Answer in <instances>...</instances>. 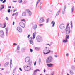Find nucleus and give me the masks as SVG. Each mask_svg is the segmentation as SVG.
I'll list each match as a JSON object with an SVG mask.
<instances>
[{"instance_id": "f257e3e1", "label": "nucleus", "mask_w": 75, "mask_h": 75, "mask_svg": "<svg viewBox=\"0 0 75 75\" xmlns=\"http://www.w3.org/2000/svg\"><path fill=\"white\" fill-rule=\"evenodd\" d=\"M52 61V57L51 56H50L48 57L46 59V63H47V64L51 63Z\"/></svg>"}, {"instance_id": "f03ea898", "label": "nucleus", "mask_w": 75, "mask_h": 75, "mask_svg": "<svg viewBox=\"0 0 75 75\" xmlns=\"http://www.w3.org/2000/svg\"><path fill=\"white\" fill-rule=\"evenodd\" d=\"M25 61L26 62H28L29 65H31L32 64V62L30 61V58L29 57H26L25 59Z\"/></svg>"}, {"instance_id": "7ed1b4c3", "label": "nucleus", "mask_w": 75, "mask_h": 75, "mask_svg": "<svg viewBox=\"0 0 75 75\" xmlns=\"http://www.w3.org/2000/svg\"><path fill=\"white\" fill-rule=\"evenodd\" d=\"M24 69L26 71H28L31 70V67L28 66H26L24 67Z\"/></svg>"}, {"instance_id": "20e7f679", "label": "nucleus", "mask_w": 75, "mask_h": 75, "mask_svg": "<svg viewBox=\"0 0 75 75\" xmlns=\"http://www.w3.org/2000/svg\"><path fill=\"white\" fill-rule=\"evenodd\" d=\"M0 37L2 38L4 37V33L3 31H0Z\"/></svg>"}, {"instance_id": "39448f33", "label": "nucleus", "mask_w": 75, "mask_h": 75, "mask_svg": "<svg viewBox=\"0 0 75 75\" xmlns=\"http://www.w3.org/2000/svg\"><path fill=\"white\" fill-rule=\"evenodd\" d=\"M37 41L38 42H40V41L42 40V38L40 36H38L36 37Z\"/></svg>"}, {"instance_id": "423d86ee", "label": "nucleus", "mask_w": 75, "mask_h": 75, "mask_svg": "<svg viewBox=\"0 0 75 75\" xmlns=\"http://www.w3.org/2000/svg\"><path fill=\"white\" fill-rule=\"evenodd\" d=\"M19 25L22 28H24L25 27V24L23 22H20Z\"/></svg>"}, {"instance_id": "0eeeda50", "label": "nucleus", "mask_w": 75, "mask_h": 75, "mask_svg": "<svg viewBox=\"0 0 75 75\" xmlns=\"http://www.w3.org/2000/svg\"><path fill=\"white\" fill-rule=\"evenodd\" d=\"M59 28L61 30H63L65 28V26L63 24H61L59 26Z\"/></svg>"}, {"instance_id": "6e6552de", "label": "nucleus", "mask_w": 75, "mask_h": 75, "mask_svg": "<svg viewBox=\"0 0 75 75\" xmlns=\"http://www.w3.org/2000/svg\"><path fill=\"white\" fill-rule=\"evenodd\" d=\"M17 30L19 32V33H21L22 31V29H21L20 27H17Z\"/></svg>"}, {"instance_id": "1a4fd4ad", "label": "nucleus", "mask_w": 75, "mask_h": 75, "mask_svg": "<svg viewBox=\"0 0 75 75\" xmlns=\"http://www.w3.org/2000/svg\"><path fill=\"white\" fill-rule=\"evenodd\" d=\"M26 11H27V13H28V14L29 16H31V14H32L31 13V11L28 9L26 10Z\"/></svg>"}, {"instance_id": "9d476101", "label": "nucleus", "mask_w": 75, "mask_h": 75, "mask_svg": "<svg viewBox=\"0 0 75 75\" xmlns=\"http://www.w3.org/2000/svg\"><path fill=\"white\" fill-rule=\"evenodd\" d=\"M39 21V23H43V22L44 21V19L43 18H41Z\"/></svg>"}, {"instance_id": "9b49d317", "label": "nucleus", "mask_w": 75, "mask_h": 75, "mask_svg": "<svg viewBox=\"0 0 75 75\" xmlns=\"http://www.w3.org/2000/svg\"><path fill=\"white\" fill-rule=\"evenodd\" d=\"M47 66L49 67H51L54 66V64H53L50 63L49 64H47Z\"/></svg>"}, {"instance_id": "f8f14e48", "label": "nucleus", "mask_w": 75, "mask_h": 75, "mask_svg": "<svg viewBox=\"0 0 75 75\" xmlns=\"http://www.w3.org/2000/svg\"><path fill=\"white\" fill-rule=\"evenodd\" d=\"M8 28H5V30H6V36H7L8 35Z\"/></svg>"}, {"instance_id": "ddd939ff", "label": "nucleus", "mask_w": 75, "mask_h": 75, "mask_svg": "<svg viewBox=\"0 0 75 75\" xmlns=\"http://www.w3.org/2000/svg\"><path fill=\"white\" fill-rule=\"evenodd\" d=\"M26 12H23L22 13V16L23 17H25V16H26Z\"/></svg>"}, {"instance_id": "4468645a", "label": "nucleus", "mask_w": 75, "mask_h": 75, "mask_svg": "<svg viewBox=\"0 0 75 75\" xmlns=\"http://www.w3.org/2000/svg\"><path fill=\"white\" fill-rule=\"evenodd\" d=\"M9 65V62H7L5 64H4V66L5 67H7L8 65Z\"/></svg>"}, {"instance_id": "2eb2a0df", "label": "nucleus", "mask_w": 75, "mask_h": 75, "mask_svg": "<svg viewBox=\"0 0 75 75\" xmlns=\"http://www.w3.org/2000/svg\"><path fill=\"white\" fill-rule=\"evenodd\" d=\"M66 30V31H71V30H70V28L69 27H68L67 28V27H66V28L65 30Z\"/></svg>"}, {"instance_id": "dca6fc26", "label": "nucleus", "mask_w": 75, "mask_h": 75, "mask_svg": "<svg viewBox=\"0 0 75 75\" xmlns=\"http://www.w3.org/2000/svg\"><path fill=\"white\" fill-rule=\"evenodd\" d=\"M71 68L73 71H75V66H72L71 67Z\"/></svg>"}, {"instance_id": "f3484780", "label": "nucleus", "mask_w": 75, "mask_h": 75, "mask_svg": "<svg viewBox=\"0 0 75 75\" xmlns=\"http://www.w3.org/2000/svg\"><path fill=\"white\" fill-rule=\"evenodd\" d=\"M37 28V25H35V26H34L33 27V28L34 29V30H36V28Z\"/></svg>"}, {"instance_id": "a211bd4d", "label": "nucleus", "mask_w": 75, "mask_h": 75, "mask_svg": "<svg viewBox=\"0 0 75 75\" xmlns=\"http://www.w3.org/2000/svg\"><path fill=\"white\" fill-rule=\"evenodd\" d=\"M60 11H61V9H59V10L57 12L56 15L55 17H56V16H57L59 15V13H60Z\"/></svg>"}, {"instance_id": "6ab92c4d", "label": "nucleus", "mask_w": 75, "mask_h": 75, "mask_svg": "<svg viewBox=\"0 0 75 75\" xmlns=\"http://www.w3.org/2000/svg\"><path fill=\"white\" fill-rule=\"evenodd\" d=\"M71 33V31H67L66 30V35H68L69 34H70V33Z\"/></svg>"}, {"instance_id": "aec40b11", "label": "nucleus", "mask_w": 75, "mask_h": 75, "mask_svg": "<svg viewBox=\"0 0 75 75\" xmlns=\"http://www.w3.org/2000/svg\"><path fill=\"white\" fill-rule=\"evenodd\" d=\"M65 9H66V7L65 6H64V9L63 10L62 13L63 14H64V13H65Z\"/></svg>"}, {"instance_id": "412c9836", "label": "nucleus", "mask_w": 75, "mask_h": 75, "mask_svg": "<svg viewBox=\"0 0 75 75\" xmlns=\"http://www.w3.org/2000/svg\"><path fill=\"white\" fill-rule=\"evenodd\" d=\"M52 27H54L55 26V22H54V21H52L51 22V24H52Z\"/></svg>"}, {"instance_id": "4be33fe9", "label": "nucleus", "mask_w": 75, "mask_h": 75, "mask_svg": "<svg viewBox=\"0 0 75 75\" xmlns=\"http://www.w3.org/2000/svg\"><path fill=\"white\" fill-rule=\"evenodd\" d=\"M10 67L11 68H12V59H11V60L10 61Z\"/></svg>"}, {"instance_id": "5701e85b", "label": "nucleus", "mask_w": 75, "mask_h": 75, "mask_svg": "<svg viewBox=\"0 0 75 75\" xmlns=\"http://www.w3.org/2000/svg\"><path fill=\"white\" fill-rule=\"evenodd\" d=\"M4 8V5H2L1 6V9L0 10H3Z\"/></svg>"}, {"instance_id": "b1692460", "label": "nucleus", "mask_w": 75, "mask_h": 75, "mask_svg": "<svg viewBox=\"0 0 75 75\" xmlns=\"http://www.w3.org/2000/svg\"><path fill=\"white\" fill-rule=\"evenodd\" d=\"M70 74H71V75H73L74 74V72H73V71L72 70H70Z\"/></svg>"}, {"instance_id": "393cba45", "label": "nucleus", "mask_w": 75, "mask_h": 75, "mask_svg": "<svg viewBox=\"0 0 75 75\" xmlns=\"http://www.w3.org/2000/svg\"><path fill=\"white\" fill-rule=\"evenodd\" d=\"M35 34H36V33L35 32L34 33H33V39H34L35 37Z\"/></svg>"}, {"instance_id": "a878e982", "label": "nucleus", "mask_w": 75, "mask_h": 75, "mask_svg": "<svg viewBox=\"0 0 75 75\" xmlns=\"http://www.w3.org/2000/svg\"><path fill=\"white\" fill-rule=\"evenodd\" d=\"M51 52V50H50L47 53H45V52H44L43 53L45 55H46V54H49V53H50V52Z\"/></svg>"}, {"instance_id": "bb28decb", "label": "nucleus", "mask_w": 75, "mask_h": 75, "mask_svg": "<svg viewBox=\"0 0 75 75\" xmlns=\"http://www.w3.org/2000/svg\"><path fill=\"white\" fill-rule=\"evenodd\" d=\"M25 48H23L21 50V51L22 52H25Z\"/></svg>"}, {"instance_id": "cd10ccee", "label": "nucleus", "mask_w": 75, "mask_h": 75, "mask_svg": "<svg viewBox=\"0 0 75 75\" xmlns=\"http://www.w3.org/2000/svg\"><path fill=\"white\" fill-rule=\"evenodd\" d=\"M38 71H39V72H40V70L39 69H37L34 71V72H37Z\"/></svg>"}, {"instance_id": "c85d7f7f", "label": "nucleus", "mask_w": 75, "mask_h": 75, "mask_svg": "<svg viewBox=\"0 0 75 75\" xmlns=\"http://www.w3.org/2000/svg\"><path fill=\"white\" fill-rule=\"evenodd\" d=\"M63 40H63V42H64L65 43H66V42H68V40H66L65 39H63Z\"/></svg>"}, {"instance_id": "c756f323", "label": "nucleus", "mask_w": 75, "mask_h": 75, "mask_svg": "<svg viewBox=\"0 0 75 75\" xmlns=\"http://www.w3.org/2000/svg\"><path fill=\"white\" fill-rule=\"evenodd\" d=\"M40 0H38V1L36 3V6H37V5H38V3H40Z\"/></svg>"}, {"instance_id": "7c9ffc66", "label": "nucleus", "mask_w": 75, "mask_h": 75, "mask_svg": "<svg viewBox=\"0 0 75 75\" xmlns=\"http://www.w3.org/2000/svg\"><path fill=\"white\" fill-rule=\"evenodd\" d=\"M30 42L31 44H33V41L32 40H30Z\"/></svg>"}, {"instance_id": "2f4dec72", "label": "nucleus", "mask_w": 75, "mask_h": 75, "mask_svg": "<svg viewBox=\"0 0 75 75\" xmlns=\"http://www.w3.org/2000/svg\"><path fill=\"white\" fill-rule=\"evenodd\" d=\"M66 38H67V39H69V35H66Z\"/></svg>"}, {"instance_id": "473e14b6", "label": "nucleus", "mask_w": 75, "mask_h": 75, "mask_svg": "<svg viewBox=\"0 0 75 75\" xmlns=\"http://www.w3.org/2000/svg\"><path fill=\"white\" fill-rule=\"evenodd\" d=\"M74 6H73L72 8H71V10H72V13H73V11H74Z\"/></svg>"}, {"instance_id": "72a5a7b5", "label": "nucleus", "mask_w": 75, "mask_h": 75, "mask_svg": "<svg viewBox=\"0 0 75 75\" xmlns=\"http://www.w3.org/2000/svg\"><path fill=\"white\" fill-rule=\"evenodd\" d=\"M17 50H20V46L19 45H18L17 47Z\"/></svg>"}, {"instance_id": "f704fd0d", "label": "nucleus", "mask_w": 75, "mask_h": 75, "mask_svg": "<svg viewBox=\"0 0 75 75\" xmlns=\"http://www.w3.org/2000/svg\"><path fill=\"white\" fill-rule=\"evenodd\" d=\"M4 26L2 28H5L6 27V23H5L4 24Z\"/></svg>"}, {"instance_id": "c9c22d12", "label": "nucleus", "mask_w": 75, "mask_h": 75, "mask_svg": "<svg viewBox=\"0 0 75 75\" xmlns=\"http://www.w3.org/2000/svg\"><path fill=\"white\" fill-rule=\"evenodd\" d=\"M41 59L39 58V61H38V63H39V64H40V63H41Z\"/></svg>"}, {"instance_id": "e433bc0d", "label": "nucleus", "mask_w": 75, "mask_h": 75, "mask_svg": "<svg viewBox=\"0 0 75 75\" xmlns=\"http://www.w3.org/2000/svg\"><path fill=\"white\" fill-rule=\"evenodd\" d=\"M71 28H72V21H71Z\"/></svg>"}, {"instance_id": "4c0bfd02", "label": "nucleus", "mask_w": 75, "mask_h": 75, "mask_svg": "<svg viewBox=\"0 0 75 75\" xmlns=\"http://www.w3.org/2000/svg\"><path fill=\"white\" fill-rule=\"evenodd\" d=\"M54 71H53L52 73V74H51L50 75H54Z\"/></svg>"}, {"instance_id": "58836bf2", "label": "nucleus", "mask_w": 75, "mask_h": 75, "mask_svg": "<svg viewBox=\"0 0 75 75\" xmlns=\"http://www.w3.org/2000/svg\"><path fill=\"white\" fill-rule=\"evenodd\" d=\"M10 11H11V10H10V9H8V13H10Z\"/></svg>"}, {"instance_id": "ea45409f", "label": "nucleus", "mask_w": 75, "mask_h": 75, "mask_svg": "<svg viewBox=\"0 0 75 75\" xmlns=\"http://www.w3.org/2000/svg\"><path fill=\"white\" fill-rule=\"evenodd\" d=\"M18 12H16L15 13H14V15H16V16H18Z\"/></svg>"}, {"instance_id": "a19ab883", "label": "nucleus", "mask_w": 75, "mask_h": 75, "mask_svg": "<svg viewBox=\"0 0 75 75\" xmlns=\"http://www.w3.org/2000/svg\"><path fill=\"white\" fill-rule=\"evenodd\" d=\"M22 2V0H19V3H21Z\"/></svg>"}, {"instance_id": "79ce46f5", "label": "nucleus", "mask_w": 75, "mask_h": 75, "mask_svg": "<svg viewBox=\"0 0 75 75\" xmlns=\"http://www.w3.org/2000/svg\"><path fill=\"white\" fill-rule=\"evenodd\" d=\"M36 64H37V62L36 61H35L34 63V65L35 66V65H36Z\"/></svg>"}, {"instance_id": "37998d69", "label": "nucleus", "mask_w": 75, "mask_h": 75, "mask_svg": "<svg viewBox=\"0 0 75 75\" xmlns=\"http://www.w3.org/2000/svg\"><path fill=\"white\" fill-rule=\"evenodd\" d=\"M5 2H6V0H4L3 2L2 3H4Z\"/></svg>"}, {"instance_id": "c03bdc74", "label": "nucleus", "mask_w": 75, "mask_h": 75, "mask_svg": "<svg viewBox=\"0 0 75 75\" xmlns=\"http://www.w3.org/2000/svg\"><path fill=\"white\" fill-rule=\"evenodd\" d=\"M54 57H55V58H57V57H58V55L56 54V55H55Z\"/></svg>"}, {"instance_id": "a18cd8bd", "label": "nucleus", "mask_w": 75, "mask_h": 75, "mask_svg": "<svg viewBox=\"0 0 75 75\" xmlns=\"http://www.w3.org/2000/svg\"><path fill=\"white\" fill-rule=\"evenodd\" d=\"M39 25H40V26L41 27V26H43V25H44V24H40Z\"/></svg>"}, {"instance_id": "49530a36", "label": "nucleus", "mask_w": 75, "mask_h": 75, "mask_svg": "<svg viewBox=\"0 0 75 75\" xmlns=\"http://www.w3.org/2000/svg\"><path fill=\"white\" fill-rule=\"evenodd\" d=\"M21 20L22 21H24V22H25V19H22V20Z\"/></svg>"}, {"instance_id": "de8ad7c7", "label": "nucleus", "mask_w": 75, "mask_h": 75, "mask_svg": "<svg viewBox=\"0 0 75 75\" xmlns=\"http://www.w3.org/2000/svg\"><path fill=\"white\" fill-rule=\"evenodd\" d=\"M49 18H48L47 19L46 21H47V23H48V21H49Z\"/></svg>"}, {"instance_id": "09e8293b", "label": "nucleus", "mask_w": 75, "mask_h": 75, "mask_svg": "<svg viewBox=\"0 0 75 75\" xmlns=\"http://www.w3.org/2000/svg\"><path fill=\"white\" fill-rule=\"evenodd\" d=\"M35 49H36L37 50H40V48L35 47Z\"/></svg>"}, {"instance_id": "8fccbe9b", "label": "nucleus", "mask_w": 75, "mask_h": 75, "mask_svg": "<svg viewBox=\"0 0 75 75\" xmlns=\"http://www.w3.org/2000/svg\"><path fill=\"white\" fill-rule=\"evenodd\" d=\"M30 50L31 52H33V49H30Z\"/></svg>"}, {"instance_id": "3c124183", "label": "nucleus", "mask_w": 75, "mask_h": 75, "mask_svg": "<svg viewBox=\"0 0 75 75\" xmlns=\"http://www.w3.org/2000/svg\"><path fill=\"white\" fill-rule=\"evenodd\" d=\"M13 45H16V46L17 45V44L15 43H13Z\"/></svg>"}, {"instance_id": "603ef678", "label": "nucleus", "mask_w": 75, "mask_h": 75, "mask_svg": "<svg viewBox=\"0 0 75 75\" xmlns=\"http://www.w3.org/2000/svg\"><path fill=\"white\" fill-rule=\"evenodd\" d=\"M68 55H69V54H68V53H67L66 54V57H68Z\"/></svg>"}, {"instance_id": "864d4df0", "label": "nucleus", "mask_w": 75, "mask_h": 75, "mask_svg": "<svg viewBox=\"0 0 75 75\" xmlns=\"http://www.w3.org/2000/svg\"><path fill=\"white\" fill-rule=\"evenodd\" d=\"M30 35L29 34V35H28V36H27V37H28V38H29V37H30Z\"/></svg>"}, {"instance_id": "5fc2aeb1", "label": "nucleus", "mask_w": 75, "mask_h": 75, "mask_svg": "<svg viewBox=\"0 0 75 75\" xmlns=\"http://www.w3.org/2000/svg\"><path fill=\"white\" fill-rule=\"evenodd\" d=\"M19 70H20V71H22V69H21V68H20Z\"/></svg>"}, {"instance_id": "6e6d98bb", "label": "nucleus", "mask_w": 75, "mask_h": 75, "mask_svg": "<svg viewBox=\"0 0 75 75\" xmlns=\"http://www.w3.org/2000/svg\"><path fill=\"white\" fill-rule=\"evenodd\" d=\"M39 8H40V10H41V6H39Z\"/></svg>"}, {"instance_id": "4d7b16f0", "label": "nucleus", "mask_w": 75, "mask_h": 75, "mask_svg": "<svg viewBox=\"0 0 75 75\" xmlns=\"http://www.w3.org/2000/svg\"><path fill=\"white\" fill-rule=\"evenodd\" d=\"M36 74H35V72H34V73L32 75H35Z\"/></svg>"}, {"instance_id": "13d9d810", "label": "nucleus", "mask_w": 75, "mask_h": 75, "mask_svg": "<svg viewBox=\"0 0 75 75\" xmlns=\"http://www.w3.org/2000/svg\"><path fill=\"white\" fill-rule=\"evenodd\" d=\"M6 20H8V18L7 17H6Z\"/></svg>"}, {"instance_id": "bf43d9fd", "label": "nucleus", "mask_w": 75, "mask_h": 75, "mask_svg": "<svg viewBox=\"0 0 75 75\" xmlns=\"http://www.w3.org/2000/svg\"><path fill=\"white\" fill-rule=\"evenodd\" d=\"M30 38L31 40H33V37H30Z\"/></svg>"}, {"instance_id": "052dcab7", "label": "nucleus", "mask_w": 75, "mask_h": 75, "mask_svg": "<svg viewBox=\"0 0 75 75\" xmlns=\"http://www.w3.org/2000/svg\"><path fill=\"white\" fill-rule=\"evenodd\" d=\"M11 7L10 6H8V8H11Z\"/></svg>"}, {"instance_id": "680f3d73", "label": "nucleus", "mask_w": 75, "mask_h": 75, "mask_svg": "<svg viewBox=\"0 0 75 75\" xmlns=\"http://www.w3.org/2000/svg\"><path fill=\"white\" fill-rule=\"evenodd\" d=\"M46 71V70H45V69H44V72H45Z\"/></svg>"}, {"instance_id": "e2e57ef3", "label": "nucleus", "mask_w": 75, "mask_h": 75, "mask_svg": "<svg viewBox=\"0 0 75 75\" xmlns=\"http://www.w3.org/2000/svg\"><path fill=\"white\" fill-rule=\"evenodd\" d=\"M16 69H17V68L16 67L13 70V71H15V70H16Z\"/></svg>"}, {"instance_id": "0e129e2a", "label": "nucleus", "mask_w": 75, "mask_h": 75, "mask_svg": "<svg viewBox=\"0 0 75 75\" xmlns=\"http://www.w3.org/2000/svg\"><path fill=\"white\" fill-rule=\"evenodd\" d=\"M62 34H64V33H65V32H63L62 33Z\"/></svg>"}, {"instance_id": "69168bd1", "label": "nucleus", "mask_w": 75, "mask_h": 75, "mask_svg": "<svg viewBox=\"0 0 75 75\" xmlns=\"http://www.w3.org/2000/svg\"><path fill=\"white\" fill-rule=\"evenodd\" d=\"M49 11H50V12H52V11H51V10H49Z\"/></svg>"}, {"instance_id": "338daca9", "label": "nucleus", "mask_w": 75, "mask_h": 75, "mask_svg": "<svg viewBox=\"0 0 75 75\" xmlns=\"http://www.w3.org/2000/svg\"><path fill=\"white\" fill-rule=\"evenodd\" d=\"M14 23H15L14 22H13V25H14Z\"/></svg>"}, {"instance_id": "774afa93", "label": "nucleus", "mask_w": 75, "mask_h": 75, "mask_svg": "<svg viewBox=\"0 0 75 75\" xmlns=\"http://www.w3.org/2000/svg\"><path fill=\"white\" fill-rule=\"evenodd\" d=\"M68 26H69V24H67V25L66 27H67V28H68Z\"/></svg>"}]
</instances>
